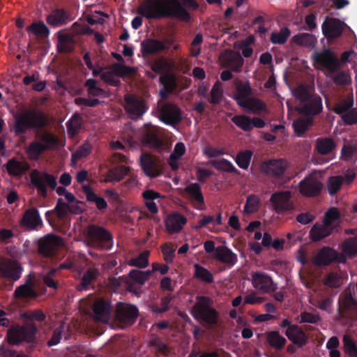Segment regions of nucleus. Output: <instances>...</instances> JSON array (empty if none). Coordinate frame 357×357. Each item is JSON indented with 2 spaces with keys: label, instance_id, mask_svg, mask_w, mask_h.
Wrapping results in <instances>:
<instances>
[{
  "label": "nucleus",
  "instance_id": "f257e3e1",
  "mask_svg": "<svg viewBox=\"0 0 357 357\" xmlns=\"http://www.w3.org/2000/svg\"><path fill=\"white\" fill-rule=\"evenodd\" d=\"M137 13L147 20L175 17L188 21L190 18L189 12L179 0H144L138 7Z\"/></svg>",
  "mask_w": 357,
  "mask_h": 357
},
{
  "label": "nucleus",
  "instance_id": "f03ea898",
  "mask_svg": "<svg viewBox=\"0 0 357 357\" xmlns=\"http://www.w3.org/2000/svg\"><path fill=\"white\" fill-rule=\"evenodd\" d=\"M11 131L15 136L24 135L31 130H40L45 128L49 120L46 114L36 109H24L13 114Z\"/></svg>",
  "mask_w": 357,
  "mask_h": 357
},
{
  "label": "nucleus",
  "instance_id": "7ed1b4c3",
  "mask_svg": "<svg viewBox=\"0 0 357 357\" xmlns=\"http://www.w3.org/2000/svg\"><path fill=\"white\" fill-rule=\"evenodd\" d=\"M38 328L35 324L11 325L7 331L6 337L9 344L18 346L26 342L29 345L26 351L31 352L37 343Z\"/></svg>",
  "mask_w": 357,
  "mask_h": 357
},
{
  "label": "nucleus",
  "instance_id": "20e7f679",
  "mask_svg": "<svg viewBox=\"0 0 357 357\" xmlns=\"http://www.w3.org/2000/svg\"><path fill=\"white\" fill-rule=\"evenodd\" d=\"M192 307L191 314L197 321L208 325H215L218 321V312L213 307V301L205 296H197Z\"/></svg>",
  "mask_w": 357,
  "mask_h": 357
},
{
  "label": "nucleus",
  "instance_id": "39448f33",
  "mask_svg": "<svg viewBox=\"0 0 357 357\" xmlns=\"http://www.w3.org/2000/svg\"><path fill=\"white\" fill-rule=\"evenodd\" d=\"M58 139L49 131L36 132V139L31 142L26 149V153L32 160H38L46 151L55 149L58 146Z\"/></svg>",
  "mask_w": 357,
  "mask_h": 357
},
{
  "label": "nucleus",
  "instance_id": "423d86ee",
  "mask_svg": "<svg viewBox=\"0 0 357 357\" xmlns=\"http://www.w3.org/2000/svg\"><path fill=\"white\" fill-rule=\"evenodd\" d=\"M30 180L31 184L36 188L38 194L43 198H46L47 196V185L52 190L56 189L59 195H65V193L67 192L64 187L56 188V177L46 172H41L36 169H33L30 173Z\"/></svg>",
  "mask_w": 357,
  "mask_h": 357
},
{
  "label": "nucleus",
  "instance_id": "0eeeda50",
  "mask_svg": "<svg viewBox=\"0 0 357 357\" xmlns=\"http://www.w3.org/2000/svg\"><path fill=\"white\" fill-rule=\"evenodd\" d=\"M86 241L89 246L98 250H109L113 245L112 233L103 227L96 225H89Z\"/></svg>",
  "mask_w": 357,
  "mask_h": 357
},
{
  "label": "nucleus",
  "instance_id": "6e6552de",
  "mask_svg": "<svg viewBox=\"0 0 357 357\" xmlns=\"http://www.w3.org/2000/svg\"><path fill=\"white\" fill-rule=\"evenodd\" d=\"M141 140L144 145L160 152L167 149L164 140L160 137L159 127L151 123H146L142 129Z\"/></svg>",
  "mask_w": 357,
  "mask_h": 357
},
{
  "label": "nucleus",
  "instance_id": "1a4fd4ad",
  "mask_svg": "<svg viewBox=\"0 0 357 357\" xmlns=\"http://www.w3.org/2000/svg\"><path fill=\"white\" fill-rule=\"evenodd\" d=\"M347 259L344 255L339 253L329 246L322 247L312 259V263L317 266H326L331 264H345Z\"/></svg>",
  "mask_w": 357,
  "mask_h": 357
},
{
  "label": "nucleus",
  "instance_id": "9d476101",
  "mask_svg": "<svg viewBox=\"0 0 357 357\" xmlns=\"http://www.w3.org/2000/svg\"><path fill=\"white\" fill-rule=\"evenodd\" d=\"M63 245L62 238L53 234H48L38 241V252L45 257H54Z\"/></svg>",
  "mask_w": 357,
  "mask_h": 357
},
{
  "label": "nucleus",
  "instance_id": "9b49d317",
  "mask_svg": "<svg viewBox=\"0 0 357 357\" xmlns=\"http://www.w3.org/2000/svg\"><path fill=\"white\" fill-rule=\"evenodd\" d=\"M312 59L314 63L326 68L329 73L337 72L340 67V62L334 52L330 49L315 52L312 55Z\"/></svg>",
  "mask_w": 357,
  "mask_h": 357
},
{
  "label": "nucleus",
  "instance_id": "f8f14e48",
  "mask_svg": "<svg viewBox=\"0 0 357 357\" xmlns=\"http://www.w3.org/2000/svg\"><path fill=\"white\" fill-rule=\"evenodd\" d=\"M125 109L128 116L132 120H137L147 112L149 107L146 102L134 95H126Z\"/></svg>",
  "mask_w": 357,
  "mask_h": 357
},
{
  "label": "nucleus",
  "instance_id": "ddd939ff",
  "mask_svg": "<svg viewBox=\"0 0 357 357\" xmlns=\"http://www.w3.org/2000/svg\"><path fill=\"white\" fill-rule=\"evenodd\" d=\"M23 271L20 263L15 259L3 258L0 260V277L16 282Z\"/></svg>",
  "mask_w": 357,
  "mask_h": 357
},
{
  "label": "nucleus",
  "instance_id": "4468645a",
  "mask_svg": "<svg viewBox=\"0 0 357 357\" xmlns=\"http://www.w3.org/2000/svg\"><path fill=\"white\" fill-rule=\"evenodd\" d=\"M291 195L289 191H280L272 194L270 202L278 214L290 212L294 210V204L291 202Z\"/></svg>",
  "mask_w": 357,
  "mask_h": 357
},
{
  "label": "nucleus",
  "instance_id": "2eb2a0df",
  "mask_svg": "<svg viewBox=\"0 0 357 357\" xmlns=\"http://www.w3.org/2000/svg\"><path fill=\"white\" fill-rule=\"evenodd\" d=\"M251 282L255 289L264 294L275 292L278 286L268 274L257 271L251 274Z\"/></svg>",
  "mask_w": 357,
  "mask_h": 357
},
{
  "label": "nucleus",
  "instance_id": "dca6fc26",
  "mask_svg": "<svg viewBox=\"0 0 357 357\" xmlns=\"http://www.w3.org/2000/svg\"><path fill=\"white\" fill-rule=\"evenodd\" d=\"M138 314L136 306L126 303H119L116 310L117 321L126 326L132 325L136 321Z\"/></svg>",
  "mask_w": 357,
  "mask_h": 357
},
{
  "label": "nucleus",
  "instance_id": "f3484780",
  "mask_svg": "<svg viewBox=\"0 0 357 357\" xmlns=\"http://www.w3.org/2000/svg\"><path fill=\"white\" fill-rule=\"evenodd\" d=\"M322 189L323 184L313 175L305 177L299 183V191L301 194L307 197H313L319 195Z\"/></svg>",
  "mask_w": 357,
  "mask_h": 357
},
{
  "label": "nucleus",
  "instance_id": "a211bd4d",
  "mask_svg": "<svg viewBox=\"0 0 357 357\" xmlns=\"http://www.w3.org/2000/svg\"><path fill=\"white\" fill-rule=\"evenodd\" d=\"M345 26L346 24L339 19L327 17L321 25L322 33L328 40L337 38L342 34Z\"/></svg>",
  "mask_w": 357,
  "mask_h": 357
},
{
  "label": "nucleus",
  "instance_id": "6ab92c4d",
  "mask_svg": "<svg viewBox=\"0 0 357 357\" xmlns=\"http://www.w3.org/2000/svg\"><path fill=\"white\" fill-rule=\"evenodd\" d=\"M160 119L167 125L177 124L182 119L181 110L176 105L165 102L160 109Z\"/></svg>",
  "mask_w": 357,
  "mask_h": 357
},
{
  "label": "nucleus",
  "instance_id": "aec40b11",
  "mask_svg": "<svg viewBox=\"0 0 357 357\" xmlns=\"http://www.w3.org/2000/svg\"><path fill=\"white\" fill-rule=\"evenodd\" d=\"M322 111V99L318 94L310 98L306 102H303L298 108V113L305 116H310L312 119L314 116L321 113Z\"/></svg>",
  "mask_w": 357,
  "mask_h": 357
},
{
  "label": "nucleus",
  "instance_id": "412c9836",
  "mask_svg": "<svg viewBox=\"0 0 357 357\" xmlns=\"http://www.w3.org/2000/svg\"><path fill=\"white\" fill-rule=\"evenodd\" d=\"M338 305V310L342 317L357 316V300L350 293L341 294Z\"/></svg>",
  "mask_w": 357,
  "mask_h": 357
},
{
  "label": "nucleus",
  "instance_id": "4be33fe9",
  "mask_svg": "<svg viewBox=\"0 0 357 357\" xmlns=\"http://www.w3.org/2000/svg\"><path fill=\"white\" fill-rule=\"evenodd\" d=\"M288 167V162L285 159H272L264 163V172L268 176L280 178L284 175Z\"/></svg>",
  "mask_w": 357,
  "mask_h": 357
},
{
  "label": "nucleus",
  "instance_id": "5701e85b",
  "mask_svg": "<svg viewBox=\"0 0 357 357\" xmlns=\"http://www.w3.org/2000/svg\"><path fill=\"white\" fill-rule=\"evenodd\" d=\"M338 226H330L323 221L322 223H315L312 227L310 235L314 242L319 241L329 236L334 232H338Z\"/></svg>",
  "mask_w": 357,
  "mask_h": 357
},
{
  "label": "nucleus",
  "instance_id": "b1692460",
  "mask_svg": "<svg viewBox=\"0 0 357 357\" xmlns=\"http://www.w3.org/2000/svg\"><path fill=\"white\" fill-rule=\"evenodd\" d=\"M35 282L31 274H29L26 279L24 284L17 287L14 293L13 297L17 299L21 298H36L38 294L34 289Z\"/></svg>",
  "mask_w": 357,
  "mask_h": 357
},
{
  "label": "nucleus",
  "instance_id": "393cba45",
  "mask_svg": "<svg viewBox=\"0 0 357 357\" xmlns=\"http://www.w3.org/2000/svg\"><path fill=\"white\" fill-rule=\"evenodd\" d=\"M212 258L225 264L228 268L233 267L238 261L237 255L231 249L224 245L217 247L215 255H212Z\"/></svg>",
  "mask_w": 357,
  "mask_h": 357
},
{
  "label": "nucleus",
  "instance_id": "a878e982",
  "mask_svg": "<svg viewBox=\"0 0 357 357\" xmlns=\"http://www.w3.org/2000/svg\"><path fill=\"white\" fill-rule=\"evenodd\" d=\"M93 312L96 321L108 322L111 316V303L104 299H100L93 304Z\"/></svg>",
  "mask_w": 357,
  "mask_h": 357
},
{
  "label": "nucleus",
  "instance_id": "bb28decb",
  "mask_svg": "<svg viewBox=\"0 0 357 357\" xmlns=\"http://www.w3.org/2000/svg\"><path fill=\"white\" fill-rule=\"evenodd\" d=\"M21 225L29 229H36L43 225L39 212L36 208H31L25 211L20 222Z\"/></svg>",
  "mask_w": 357,
  "mask_h": 357
},
{
  "label": "nucleus",
  "instance_id": "cd10ccee",
  "mask_svg": "<svg viewBox=\"0 0 357 357\" xmlns=\"http://www.w3.org/2000/svg\"><path fill=\"white\" fill-rule=\"evenodd\" d=\"M5 167L8 174L13 176H22L30 169V165L27 161H20L16 158L10 159Z\"/></svg>",
  "mask_w": 357,
  "mask_h": 357
},
{
  "label": "nucleus",
  "instance_id": "c85d7f7f",
  "mask_svg": "<svg viewBox=\"0 0 357 357\" xmlns=\"http://www.w3.org/2000/svg\"><path fill=\"white\" fill-rule=\"evenodd\" d=\"M187 222V218L179 213H173L165 220V227L169 234L179 232Z\"/></svg>",
  "mask_w": 357,
  "mask_h": 357
},
{
  "label": "nucleus",
  "instance_id": "c756f323",
  "mask_svg": "<svg viewBox=\"0 0 357 357\" xmlns=\"http://www.w3.org/2000/svg\"><path fill=\"white\" fill-rule=\"evenodd\" d=\"M140 166L147 176L155 178L159 176L157 163L151 155L142 154L140 156Z\"/></svg>",
  "mask_w": 357,
  "mask_h": 357
},
{
  "label": "nucleus",
  "instance_id": "7c9ffc66",
  "mask_svg": "<svg viewBox=\"0 0 357 357\" xmlns=\"http://www.w3.org/2000/svg\"><path fill=\"white\" fill-rule=\"evenodd\" d=\"M252 94V89L248 81L245 82H237L233 98L236 101L238 106L241 102L249 100Z\"/></svg>",
  "mask_w": 357,
  "mask_h": 357
},
{
  "label": "nucleus",
  "instance_id": "2f4dec72",
  "mask_svg": "<svg viewBox=\"0 0 357 357\" xmlns=\"http://www.w3.org/2000/svg\"><path fill=\"white\" fill-rule=\"evenodd\" d=\"M285 335L298 347H303L307 342L305 332L297 325H293L290 328H287Z\"/></svg>",
  "mask_w": 357,
  "mask_h": 357
},
{
  "label": "nucleus",
  "instance_id": "473e14b6",
  "mask_svg": "<svg viewBox=\"0 0 357 357\" xmlns=\"http://www.w3.org/2000/svg\"><path fill=\"white\" fill-rule=\"evenodd\" d=\"M239 107L255 114L266 112L268 110L266 104L263 100L255 97H251L247 101L241 102L239 103Z\"/></svg>",
  "mask_w": 357,
  "mask_h": 357
},
{
  "label": "nucleus",
  "instance_id": "72a5a7b5",
  "mask_svg": "<svg viewBox=\"0 0 357 357\" xmlns=\"http://www.w3.org/2000/svg\"><path fill=\"white\" fill-rule=\"evenodd\" d=\"M82 189L83 192L86 195L87 202L91 204H94L99 211H105L108 207L105 199L95 193L90 185H85L82 187Z\"/></svg>",
  "mask_w": 357,
  "mask_h": 357
},
{
  "label": "nucleus",
  "instance_id": "f704fd0d",
  "mask_svg": "<svg viewBox=\"0 0 357 357\" xmlns=\"http://www.w3.org/2000/svg\"><path fill=\"white\" fill-rule=\"evenodd\" d=\"M166 49L165 43L156 39H149L141 43V51L146 55L153 54Z\"/></svg>",
  "mask_w": 357,
  "mask_h": 357
},
{
  "label": "nucleus",
  "instance_id": "c9c22d12",
  "mask_svg": "<svg viewBox=\"0 0 357 357\" xmlns=\"http://www.w3.org/2000/svg\"><path fill=\"white\" fill-rule=\"evenodd\" d=\"M209 164L218 171L226 173H232L238 176L241 175V172L238 170L229 160L225 158L211 160Z\"/></svg>",
  "mask_w": 357,
  "mask_h": 357
},
{
  "label": "nucleus",
  "instance_id": "e433bc0d",
  "mask_svg": "<svg viewBox=\"0 0 357 357\" xmlns=\"http://www.w3.org/2000/svg\"><path fill=\"white\" fill-rule=\"evenodd\" d=\"M68 17L63 9H55L47 15V22L53 26H60L66 24Z\"/></svg>",
  "mask_w": 357,
  "mask_h": 357
},
{
  "label": "nucleus",
  "instance_id": "4c0bfd02",
  "mask_svg": "<svg viewBox=\"0 0 357 357\" xmlns=\"http://www.w3.org/2000/svg\"><path fill=\"white\" fill-rule=\"evenodd\" d=\"M130 169L124 165H117L109 169L107 174V179L110 182H119L129 174Z\"/></svg>",
  "mask_w": 357,
  "mask_h": 357
},
{
  "label": "nucleus",
  "instance_id": "58836bf2",
  "mask_svg": "<svg viewBox=\"0 0 357 357\" xmlns=\"http://www.w3.org/2000/svg\"><path fill=\"white\" fill-rule=\"evenodd\" d=\"M314 119L310 116L298 118L294 121L292 127L298 137H302L305 132L313 125Z\"/></svg>",
  "mask_w": 357,
  "mask_h": 357
},
{
  "label": "nucleus",
  "instance_id": "ea45409f",
  "mask_svg": "<svg viewBox=\"0 0 357 357\" xmlns=\"http://www.w3.org/2000/svg\"><path fill=\"white\" fill-rule=\"evenodd\" d=\"M340 248L347 258H353L357 256V237H349L345 239L340 245Z\"/></svg>",
  "mask_w": 357,
  "mask_h": 357
},
{
  "label": "nucleus",
  "instance_id": "a19ab883",
  "mask_svg": "<svg viewBox=\"0 0 357 357\" xmlns=\"http://www.w3.org/2000/svg\"><path fill=\"white\" fill-rule=\"evenodd\" d=\"M294 95L296 99L298 100L301 104H302L303 102H306L310 98H312V96L317 94L314 93L313 88L306 84H301L295 88Z\"/></svg>",
  "mask_w": 357,
  "mask_h": 357
},
{
  "label": "nucleus",
  "instance_id": "79ce46f5",
  "mask_svg": "<svg viewBox=\"0 0 357 357\" xmlns=\"http://www.w3.org/2000/svg\"><path fill=\"white\" fill-rule=\"evenodd\" d=\"M335 148V143L332 138H318L316 142V149L321 155H328Z\"/></svg>",
  "mask_w": 357,
  "mask_h": 357
},
{
  "label": "nucleus",
  "instance_id": "37998d69",
  "mask_svg": "<svg viewBox=\"0 0 357 357\" xmlns=\"http://www.w3.org/2000/svg\"><path fill=\"white\" fill-rule=\"evenodd\" d=\"M267 342L268 344L277 349V350H282L286 342V339L282 336L278 331H271L267 333Z\"/></svg>",
  "mask_w": 357,
  "mask_h": 357
},
{
  "label": "nucleus",
  "instance_id": "c03bdc74",
  "mask_svg": "<svg viewBox=\"0 0 357 357\" xmlns=\"http://www.w3.org/2000/svg\"><path fill=\"white\" fill-rule=\"evenodd\" d=\"M28 33H32L38 37H47L50 29L43 21L34 22L26 29Z\"/></svg>",
  "mask_w": 357,
  "mask_h": 357
},
{
  "label": "nucleus",
  "instance_id": "a18cd8bd",
  "mask_svg": "<svg viewBox=\"0 0 357 357\" xmlns=\"http://www.w3.org/2000/svg\"><path fill=\"white\" fill-rule=\"evenodd\" d=\"M195 273L194 278L207 284L213 282L214 278L213 274L205 267L199 264H194Z\"/></svg>",
  "mask_w": 357,
  "mask_h": 357
},
{
  "label": "nucleus",
  "instance_id": "49530a36",
  "mask_svg": "<svg viewBox=\"0 0 357 357\" xmlns=\"http://www.w3.org/2000/svg\"><path fill=\"white\" fill-rule=\"evenodd\" d=\"M185 191L189 195L191 199L200 204H204V198L202 192L201 185L197 183H192L188 185Z\"/></svg>",
  "mask_w": 357,
  "mask_h": 357
},
{
  "label": "nucleus",
  "instance_id": "de8ad7c7",
  "mask_svg": "<svg viewBox=\"0 0 357 357\" xmlns=\"http://www.w3.org/2000/svg\"><path fill=\"white\" fill-rule=\"evenodd\" d=\"M56 213L59 218L61 219L66 218L68 214V204H66L61 198L58 199L56 205L53 211H47L45 213V217L48 222H50V217L54 213Z\"/></svg>",
  "mask_w": 357,
  "mask_h": 357
},
{
  "label": "nucleus",
  "instance_id": "09e8293b",
  "mask_svg": "<svg viewBox=\"0 0 357 357\" xmlns=\"http://www.w3.org/2000/svg\"><path fill=\"white\" fill-rule=\"evenodd\" d=\"M57 50L60 53H69L74 50L73 38L69 35H62L59 37Z\"/></svg>",
  "mask_w": 357,
  "mask_h": 357
},
{
  "label": "nucleus",
  "instance_id": "8fccbe9b",
  "mask_svg": "<svg viewBox=\"0 0 357 357\" xmlns=\"http://www.w3.org/2000/svg\"><path fill=\"white\" fill-rule=\"evenodd\" d=\"M98 271L92 268H89L83 274L79 286L77 289L80 291L87 290L89 285L96 278Z\"/></svg>",
  "mask_w": 357,
  "mask_h": 357
},
{
  "label": "nucleus",
  "instance_id": "3c124183",
  "mask_svg": "<svg viewBox=\"0 0 357 357\" xmlns=\"http://www.w3.org/2000/svg\"><path fill=\"white\" fill-rule=\"evenodd\" d=\"M231 121L245 132H250L252 130V118L247 115H235L232 117Z\"/></svg>",
  "mask_w": 357,
  "mask_h": 357
},
{
  "label": "nucleus",
  "instance_id": "603ef678",
  "mask_svg": "<svg viewBox=\"0 0 357 357\" xmlns=\"http://www.w3.org/2000/svg\"><path fill=\"white\" fill-rule=\"evenodd\" d=\"M252 154L253 153L250 150L239 151L236 155L235 162L240 168L247 169L250 165Z\"/></svg>",
  "mask_w": 357,
  "mask_h": 357
},
{
  "label": "nucleus",
  "instance_id": "864d4df0",
  "mask_svg": "<svg viewBox=\"0 0 357 357\" xmlns=\"http://www.w3.org/2000/svg\"><path fill=\"white\" fill-rule=\"evenodd\" d=\"M153 271H142L134 269L130 271L129 276L135 283L143 285L150 278Z\"/></svg>",
  "mask_w": 357,
  "mask_h": 357
},
{
  "label": "nucleus",
  "instance_id": "5fc2aeb1",
  "mask_svg": "<svg viewBox=\"0 0 357 357\" xmlns=\"http://www.w3.org/2000/svg\"><path fill=\"white\" fill-rule=\"evenodd\" d=\"M293 40L296 44L307 47L314 46L316 42L314 36L307 33H298L294 36Z\"/></svg>",
  "mask_w": 357,
  "mask_h": 357
},
{
  "label": "nucleus",
  "instance_id": "6e6d98bb",
  "mask_svg": "<svg viewBox=\"0 0 357 357\" xmlns=\"http://www.w3.org/2000/svg\"><path fill=\"white\" fill-rule=\"evenodd\" d=\"M290 34V30L287 27H284L280 32H273L270 40L273 44L283 45L287 42Z\"/></svg>",
  "mask_w": 357,
  "mask_h": 357
},
{
  "label": "nucleus",
  "instance_id": "4d7b16f0",
  "mask_svg": "<svg viewBox=\"0 0 357 357\" xmlns=\"http://www.w3.org/2000/svg\"><path fill=\"white\" fill-rule=\"evenodd\" d=\"M354 105L353 98H347L335 105L333 112L342 117L346 112H349Z\"/></svg>",
  "mask_w": 357,
  "mask_h": 357
},
{
  "label": "nucleus",
  "instance_id": "13d9d810",
  "mask_svg": "<svg viewBox=\"0 0 357 357\" xmlns=\"http://www.w3.org/2000/svg\"><path fill=\"white\" fill-rule=\"evenodd\" d=\"M343 183V178L341 176H332L328 178L327 188L330 195H335L341 188Z\"/></svg>",
  "mask_w": 357,
  "mask_h": 357
},
{
  "label": "nucleus",
  "instance_id": "bf43d9fd",
  "mask_svg": "<svg viewBox=\"0 0 357 357\" xmlns=\"http://www.w3.org/2000/svg\"><path fill=\"white\" fill-rule=\"evenodd\" d=\"M344 352L349 357H357V345L354 340L345 335L342 340Z\"/></svg>",
  "mask_w": 357,
  "mask_h": 357
},
{
  "label": "nucleus",
  "instance_id": "052dcab7",
  "mask_svg": "<svg viewBox=\"0 0 357 357\" xmlns=\"http://www.w3.org/2000/svg\"><path fill=\"white\" fill-rule=\"evenodd\" d=\"M259 207V199L255 195H250L247 197L243 212L251 214L257 212Z\"/></svg>",
  "mask_w": 357,
  "mask_h": 357
},
{
  "label": "nucleus",
  "instance_id": "680f3d73",
  "mask_svg": "<svg viewBox=\"0 0 357 357\" xmlns=\"http://www.w3.org/2000/svg\"><path fill=\"white\" fill-rule=\"evenodd\" d=\"M151 347L155 348L158 354L167 356L169 354V347L158 337H153L149 342Z\"/></svg>",
  "mask_w": 357,
  "mask_h": 357
},
{
  "label": "nucleus",
  "instance_id": "e2e57ef3",
  "mask_svg": "<svg viewBox=\"0 0 357 357\" xmlns=\"http://www.w3.org/2000/svg\"><path fill=\"white\" fill-rule=\"evenodd\" d=\"M92 150V146L88 143H84L72 154V161L75 162L88 156Z\"/></svg>",
  "mask_w": 357,
  "mask_h": 357
},
{
  "label": "nucleus",
  "instance_id": "0e129e2a",
  "mask_svg": "<svg viewBox=\"0 0 357 357\" xmlns=\"http://www.w3.org/2000/svg\"><path fill=\"white\" fill-rule=\"evenodd\" d=\"M340 218V214L337 208L332 207L326 212L323 221L330 226H338L335 222Z\"/></svg>",
  "mask_w": 357,
  "mask_h": 357
},
{
  "label": "nucleus",
  "instance_id": "69168bd1",
  "mask_svg": "<svg viewBox=\"0 0 357 357\" xmlns=\"http://www.w3.org/2000/svg\"><path fill=\"white\" fill-rule=\"evenodd\" d=\"M223 92L221 88V83L220 82H216L215 84L213 86L210 96L211 98H208V101L213 105H218L220 103L221 98L222 97Z\"/></svg>",
  "mask_w": 357,
  "mask_h": 357
},
{
  "label": "nucleus",
  "instance_id": "338daca9",
  "mask_svg": "<svg viewBox=\"0 0 357 357\" xmlns=\"http://www.w3.org/2000/svg\"><path fill=\"white\" fill-rule=\"evenodd\" d=\"M150 252L149 250L144 251L138 257L133 258L130 261V265L137 268H145L149 264L148 257Z\"/></svg>",
  "mask_w": 357,
  "mask_h": 357
},
{
  "label": "nucleus",
  "instance_id": "774afa93",
  "mask_svg": "<svg viewBox=\"0 0 357 357\" xmlns=\"http://www.w3.org/2000/svg\"><path fill=\"white\" fill-rule=\"evenodd\" d=\"M160 83L163 85V88L170 91L176 89L177 85L176 78L172 74H165L160 77Z\"/></svg>",
  "mask_w": 357,
  "mask_h": 357
}]
</instances>
